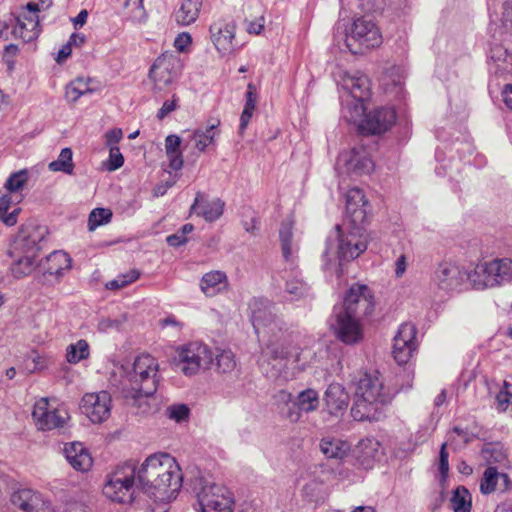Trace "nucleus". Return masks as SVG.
I'll use <instances>...</instances> for the list:
<instances>
[{
  "label": "nucleus",
  "mask_w": 512,
  "mask_h": 512,
  "mask_svg": "<svg viewBox=\"0 0 512 512\" xmlns=\"http://www.w3.org/2000/svg\"><path fill=\"white\" fill-rule=\"evenodd\" d=\"M14 261L11 265V273L16 278L29 275L37 267L36 259L38 256L22 253V255H11Z\"/></svg>",
  "instance_id": "obj_38"
},
{
  "label": "nucleus",
  "mask_w": 512,
  "mask_h": 512,
  "mask_svg": "<svg viewBox=\"0 0 512 512\" xmlns=\"http://www.w3.org/2000/svg\"><path fill=\"white\" fill-rule=\"evenodd\" d=\"M433 280L439 289L454 291L469 281L471 283V272L462 270L452 262H442L434 272Z\"/></svg>",
  "instance_id": "obj_18"
},
{
  "label": "nucleus",
  "mask_w": 512,
  "mask_h": 512,
  "mask_svg": "<svg viewBox=\"0 0 512 512\" xmlns=\"http://www.w3.org/2000/svg\"><path fill=\"white\" fill-rule=\"evenodd\" d=\"M177 101L178 99L175 96H173L172 100L165 101L157 112V118L163 120L168 114L174 111L177 107Z\"/></svg>",
  "instance_id": "obj_58"
},
{
  "label": "nucleus",
  "mask_w": 512,
  "mask_h": 512,
  "mask_svg": "<svg viewBox=\"0 0 512 512\" xmlns=\"http://www.w3.org/2000/svg\"><path fill=\"white\" fill-rule=\"evenodd\" d=\"M137 471L133 463H126L112 472L104 484L103 493L111 501L130 503L134 498Z\"/></svg>",
  "instance_id": "obj_8"
},
{
  "label": "nucleus",
  "mask_w": 512,
  "mask_h": 512,
  "mask_svg": "<svg viewBox=\"0 0 512 512\" xmlns=\"http://www.w3.org/2000/svg\"><path fill=\"white\" fill-rule=\"evenodd\" d=\"M319 448L326 458L343 460L350 453L351 445L345 440L324 437L320 440Z\"/></svg>",
  "instance_id": "obj_33"
},
{
  "label": "nucleus",
  "mask_w": 512,
  "mask_h": 512,
  "mask_svg": "<svg viewBox=\"0 0 512 512\" xmlns=\"http://www.w3.org/2000/svg\"><path fill=\"white\" fill-rule=\"evenodd\" d=\"M447 444L443 443L439 452V465L438 469L440 472V482L443 484L446 482L449 473V454L447 452Z\"/></svg>",
  "instance_id": "obj_55"
},
{
  "label": "nucleus",
  "mask_w": 512,
  "mask_h": 512,
  "mask_svg": "<svg viewBox=\"0 0 512 512\" xmlns=\"http://www.w3.org/2000/svg\"><path fill=\"white\" fill-rule=\"evenodd\" d=\"M192 42L191 35L187 32L180 33L174 40V47L183 52L186 50L187 46Z\"/></svg>",
  "instance_id": "obj_59"
},
{
  "label": "nucleus",
  "mask_w": 512,
  "mask_h": 512,
  "mask_svg": "<svg viewBox=\"0 0 512 512\" xmlns=\"http://www.w3.org/2000/svg\"><path fill=\"white\" fill-rule=\"evenodd\" d=\"M143 491L156 502H170L182 486V473L176 459L168 453H156L145 459L137 470Z\"/></svg>",
  "instance_id": "obj_2"
},
{
  "label": "nucleus",
  "mask_w": 512,
  "mask_h": 512,
  "mask_svg": "<svg viewBox=\"0 0 512 512\" xmlns=\"http://www.w3.org/2000/svg\"><path fill=\"white\" fill-rule=\"evenodd\" d=\"M159 364L150 354L135 358L132 369L128 372L130 389L146 395H154L159 383Z\"/></svg>",
  "instance_id": "obj_7"
},
{
  "label": "nucleus",
  "mask_w": 512,
  "mask_h": 512,
  "mask_svg": "<svg viewBox=\"0 0 512 512\" xmlns=\"http://www.w3.org/2000/svg\"><path fill=\"white\" fill-rule=\"evenodd\" d=\"M124 164V157L120 152L119 147L111 146L109 151V162H108V170L115 171L119 169Z\"/></svg>",
  "instance_id": "obj_56"
},
{
  "label": "nucleus",
  "mask_w": 512,
  "mask_h": 512,
  "mask_svg": "<svg viewBox=\"0 0 512 512\" xmlns=\"http://www.w3.org/2000/svg\"><path fill=\"white\" fill-rule=\"evenodd\" d=\"M93 89L83 78H77L66 86L65 97L69 102H76L81 96L92 94Z\"/></svg>",
  "instance_id": "obj_45"
},
{
  "label": "nucleus",
  "mask_w": 512,
  "mask_h": 512,
  "mask_svg": "<svg viewBox=\"0 0 512 512\" xmlns=\"http://www.w3.org/2000/svg\"><path fill=\"white\" fill-rule=\"evenodd\" d=\"M285 292L292 301L305 299L312 295L310 286L297 274L290 276L286 280Z\"/></svg>",
  "instance_id": "obj_37"
},
{
  "label": "nucleus",
  "mask_w": 512,
  "mask_h": 512,
  "mask_svg": "<svg viewBox=\"0 0 512 512\" xmlns=\"http://www.w3.org/2000/svg\"><path fill=\"white\" fill-rule=\"evenodd\" d=\"M223 209V201L220 199L203 201V194L201 192L197 193L194 203L191 206V210L196 211L198 215H201L209 222L217 220L223 214Z\"/></svg>",
  "instance_id": "obj_30"
},
{
  "label": "nucleus",
  "mask_w": 512,
  "mask_h": 512,
  "mask_svg": "<svg viewBox=\"0 0 512 512\" xmlns=\"http://www.w3.org/2000/svg\"><path fill=\"white\" fill-rule=\"evenodd\" d=\"M340 160L345 162L347 171L355 175L369 174L374 168V163L364 149L353 148L349 155L342 156Z\"/></svg>",
  "instance_id": "obj_26"
},
{
  "label": "nucleus",
  "mask_w": 512,
  "mask_h": 512,
  "mask_svg": "<svg viewBox=\"0 0 512 512\" xmlns=\"http://www.w3.org/2000/svg\"><path fill=\"white\" fill-rule=\"evenodd\" d=\"M202 0H182L175 12V20L181 26L194 23L200 14Z\"/></svg>",
  "instance_id": "obj_35"
},
{
  "label": "nucleus",
  "mask_w": 512,
  "mask_h": 512,
  "mask_svg": "<svg viewBox=\"0 0 512 512\" xmlns=\"http://www.w3.org/2000/svg\"><path fill=\"white\" fill-rule=\"evenodd\" d=\"M228 285V279L223 271L215 270L205 273L200 282L202 292L209 297L215 296Z\"/></svg>",
  "instance_id": "obj_34"
},
{
  "label": "nucleus",
  "mask_w": 512,
  "mask_h": 512,
  "mask_svg": "<svg viewBox=\"0 0 512 512\" xmlns=\"http://www.w3.org/2000/svg\"><path fill=\"white\" fill-rule=\"evenodd\" d=\"M219 125V121L210 124L205 130L197 129L192 135L194 146L203 152L211 143H213L216 136L215 128Z\"/></svg>",
  "instance_id": "obj_44"
},
{
  "label": "nucleus",
  "mask_w": 512,
  "mask_h": 512,
  "mask_svg": "<svg viewBox=\"0 0 512 512\" xmlns=\"http://www.w3.org/2000/svg\"><path fill=\"white\" fill-rule=\"evenodd\" d=\"M450 507L453 512H471L472 495L465 486L460 485L453 490Z\"/></svg>",
  "instance_id": "obj_40"
},
{
  "label": "nucleus",
  "mask_w": 512,
  "mask_h": 512,
  "mask_svg": "<svg viewBox=\"0 0 512 512\" xmlns=\"http://www.w3.org/2000/svg\"><path fill=\"white\" fill-rule=\"evenodd\" d=\"M374 306V295L371 289L365 284H354L348 290L343 305L337 309L362 318L370 315Z\"/></svg>",
  "instance_id": "obj_13"
},
{
  "label": "nucleus",
  "mask_w": 512,
  "mask_h": 512,
  "mask_svg": "<svg viewBox=\"0 0 512 512\" xmlns=\"http://www.w3.org/2000/svg\"><path fill=\"white\" fill-rule=\"evenodd\" d=\"M343 87L349 91L355 101L352 107H346L350 112V116L346 117L351 122H357L365 111L363 102L369 98L370 81L366 75L357 73L346 76L343 79Z\"/></svg>",
  "instance_id": "obj_14"
},
{
  "label": "nucleus",
  "mask_w": 512,
  "mask_h": 512,
  "mask_svg": "<svg viewBox=\"0 0 512 512\" xmlns=\"http://www.w3.org/2000/svg\"><path fill=\"white\" fill-rule=\"evenodd\" d=\"M152 395H146L142 392L133 391L129 389L125 392V398L132 400V405L135 406L140 414H147L151 411V405L149 403V397Z\"/></svg>",
  "instance_id": "obj_50"
},
{
  "label": "nucleus",
  "mask_w": 512,
  "mask_h": 512,
  "mask_svg": "<svg viewBox=\"0 0 512 512\" xmlns=\"http://www.w3.org/2000/svg\"><path fill=\"white\" fill-rule=\"evenodd\" d=\"M11 503L22 512H50L51 505L43 495L32 489L24 488L11 495Z\"/></svg>",
  "instance_id": "obj_22"
},
{
  "label": "nucleus",
  "mask_w": 512,
  "mask_h": 512,
  "mask_svg": "<svg viewBox=\"0 0 512 512\" xmlns=\"http://www.w3.org/2000/svg\"><path fill=\"white\" fill-rule=\"evenodd\" d=\"M181 371L188 376L195 375L199 369H209L213 364L212 351L200 342H191L178 351Z\"/></svg>",
  "instance_id": "obj_10"
},
{
  "label": "nucleus",
  "mask_w": 512,
  "mask_h": 512,
  "mask_svg": "<svg viewBox=\"0 0 512 512\" xmlns=\"http://www.w3.org/2000/svg\"><path fill=\"white\" fill-rule=\"evenodd\" d=\"M508 35H512V2H505L501 17V24L496 25L493 38L495 40H504Z\"/></svg>",
  "instance_id": "obj_42"
},
{
  "label": "nucleus",
  "mask_w": 512,
  "mask_h": 512,
  "mask_svg": "<svg viewBox=\"0 0 512 512\" xmlns=\"http://www.w3.org/2000/svg\"><path fill=\"white\" fill-rule=\"evenodd\" d=\"M48 366V360L37 353H34L31 357V363L27 361L26 363V369L30 373H34L36 371H40L45 369Z\"/></svg>",
  "instance_id": "obj_57"
},
{
  "label": "nucleus",
  "mask_w": 512,
  "mask_h": 512,
  "mask_svg": "<svg viewBox=\"0 0 512 512\" xmlns=\"http://www.w3.org/2000/svg\"><path fill=\"white\" fill-rule=\"evenodd\" d=\"M324 401L331 414H337L348 406L349 396L339 383H332L325 391Z\"/></svg>",
  "instance_id": "obj_31"
},
{
  "label": "nucleus",
  "mask_w": 512,
  "mask_h": 512,
  "mask_svg": "<svg viewBox=\"0 0 512 512\" xmlns=\"http://www.w3.org/2000/svg\"><path fill=\"white\" fill-rule=\"evenodd\" d=\"M249 309L258 338H267L259 366L267 378L283 385L304 370L315 353L299 346V334L283 329V322L272 313L267 300L255 298Z\"/></svg>",
  "instance_id": "obj_1"
},
{
  "label": "nucleus",
  "mask_w": 512,
  "mask_h": 512,
  "mask_svg": "<svg viewBox=\"0 0 512 512\" xmlns=\"http://www.w3.org/2000/svg\"><path fill=\"white\" fill-rule=\"evenodd\" d=\"M11 206V196L2 195L0 197V220L7 226H13L17 222V216L20 208L14 207L11 212H8Z\"/></svg>",
  "instance_id": "obj_47"
},
{
  "label": "nucleus",
  "mask_w": 512,
  "mask_h": 512,
  "mask_svg": "<svg viewBox=\"0 0 512 512\" xmlns=\"http://www.w3.org/2000/svg\"><path fill=\"white\" fill-rule=\"evenodd\" d=\"M210 38L222 56L232 54L237 49L234 41L236 25L234 22L218 21L210 26Z\"/></svg>",
  "instance_id": "obj_21"
},
{
  "label": "nucleus",
  "mask_w": 512,
  "mask_h": 512,
  "mask_svg": "<svg viewBox=\"0 0 512 512\" xmlns=\"http://www.w3.org/2000/svg\"><path fill=\"white\" fill-rule=\"evenodd\" d=\"M127 321V315L122 314L119 317L112 319V318H102L97 325V329L99 332H109L111 330H121L124 323Z\"/></svg>",
  "instance_id": "obj_52"
},
{
  "label": "nucleus",
  "mask_w": 512,
  "mask_h": 512,
  "mask_svg": "<svg viewBox=\"0 0 512 512\" xmlns=\"http://www.w3.org/2000/svg\"><path fill=\"white\" fill-rule=\"evenodd\" d=\"M333 241L337 242V256L340 264L344 261H351L359 257L366 249L368 237L364 224H350L345 228L336 225L334 229V238L328 237L326 249L323 252L324 266L328 267L331 258L329 257Z\"/></svg>",
  "instance_id": "obj_4"
},
{
  "label": "nucleus",
  "mask_w": 512,
  "mask_h": 512,
  "mask_svg": "<svg viewBox=\"0 0 512 512\" xmlns=\"http://www.w3.org/2000/svg\"><path fill=\"white\" fill-rule=\"evenodd\" d=\"M197 498L202 512L233 511V494L221 484H205L197 493Z\"/></svg>",
  "instance_id": "obj_11"
},
{
  "label": "nucleus",
  "mask_w": 512,
  "mask_h": 512,
  "mask_svg": "<svg viewBox=\"0 0 512 512\" xmlns=\"http://www.w3.org/2000/svg\"><path fill=\"white\" fill-rule=\"evenodd\" d=\"M299 411L290 410L287 418L292 422H297L300 418V412L309 413L315 411L319 406V396L314 389H306L300 392L294 403Z\"/></svg>",
  "instance_id": "obj_32"
},
{
  "label": "nucleus",
  "mask_w": 512,
  "mask_h": 512,
  "mask_svg": "<svg viewBox=\"0 0 512 512\" xmlns=\"http://www.w3.org/2000/svg\"><path fill=\"white\" fill-rule=\"evenodd\" d=\"M215 365L219 373H231L236 368L234 354L230 350H222L215 355Z\"/></svg>",
  "instance_id": "obj_48"
},
{
  "label": "nucleus",
  "mask_w": 512,
  "mask_h": 512,
  "mask_svg": "<svg viewBox=\"0 0 512 512\" xmlns=\"http://www.w3.org/2000/svg\"><path fill=\"white\" fill-rule=\"evenodd\" d=\"M140 276L138 270H131L126 274L117 276L115 279L106 283V288L109 290H116L127 286L128 284L137 280Z\"/></svg>",
  "instance_id": "obj_51"
},
{
  "label": "nucleus",
  "mask_w": 512,
  "mask_h": 512,
  "mask_svg": "<svg viewBox=\"0 0 512 512\" xmlns=\"http://www.w3.org/2000/svg\"><path fill=\"white\" fill-rule=\"evenodd\" d=\"M46 265V273L59 277L70 269L71 258L63 251H54L46 258Z\"/></svg>",
  "instance_id": "obj_36"
},
{
  "label": "nucleus",
  "mask_w": 512,
  "mask_h": 512,
  "mask_svg": "<svg viewBox=\"0 0 512 512\" xmlns=\"http://www.w3.org/2000/svg\"><path fill=\"white\" fill-rule=\"evenodd\" d=\"M112 215V211L108 208L93 209L88 218L89 231H93L97 227L109 223L111 221Z\"/></svg>",
  "instance_id": "obj_49"
},
{
  "label": "nucleus",
  "mask_w": 512,
  "mask_h": 512,
  "mask_svg": "<svg viewBox=\"0 0 512 512\" xmlns=\"http://www.w3.org/2000/svg\"><path fill=\"white\" fill-rule=\"evenodd\" d=\"M254 110L255 109L252 107L244 106V109L240 116V125H239V133L240 134H243L245 129L247 128V126L252 118Z\"/></svg>",
  "instance_id": "obj_61"
},
{
  "label": "nucleus",
  "mask_w": 512,
  "mask_h": 512,
  "mask_svg": "<svg viewBox=\"0 0 512 512\" xmlns=\"http://www.w3.org/2000/svg\"><path fill=\"white\" fill-rule=\"evenodd\" d=\"M512 283V258H496L477 264L471 271V285L476 289Z\"/></svg>",
  "instance_id": "obj_6"
},
{
  "label": "nucleus",
  "mask_w": 512,
  "mask_h": 512,
  "mask_svg": "<svg viewBox=\"0 0 512 512\" xmlns=\"http://www.w3.org/2000/svg\"><path fill=\"white\" fill-rule=\"evenodd\" d=\"M40 32L38 15L26 13L16 15V25L12 30L15 37L23 39L24 42H31L38 38Z\"/></svg>",
  "instance_id": "obj_25"
},
{
  "label": "nucleus",
  "mask_w": 512,
  "mask_h": 512,
  "mask_svg": "<svg viewBox=\"0 0 512 512\" xmlns=\"http://www.w3.org/2000/svg\"><path fill=\"white\" fill-rule=\"evenodd\" d=\"M64 452L67 461L75 470L86 472L92 467V457L83 444L71 443L65 446Z\"/></svg>",
  "instance_id": "obj_28"
},
{
  "label": "nucleus",
  "mask_w": 512,
  "mask_h": 512,
  "mask_svg": "<svg viewBox=\"0 0 512 512\" xmlns=\"http://www.w3.org/2000/svg\"><path fill=\"white\" fill-rule=\"evenodd\" d=\"M378 25L367 16L354 19L345 35V46L352 54H364L382 44Z\"/></svg>",
  "instance_id": "obj_5"
},
{
  "label": "nucleus",
  "mask_w": 512,
  "mask_h": 512,
  "mask_svg": "<svg viewBox=\"0 0 512 512\" xmlns=\"http://www.w3.org/2000/svg\"><path fill=\"white\" fill-rule=\"evenodd\" d=\"M354 394L351 415L356 421H378L382 417V408L393 397L378 374L368 373L357 380Z\"/></svg>",
  "instance_id": "obj_3"
},
{
  "label": "nucleus",
  "mask_w": 512,
  "mask_h": 512,
  "mask_svg": "<svg viewBox=\"0 0 512 512\" xmlns=\"http://www.w3.org/2000/svg\"><path fill=\"white\" fill-rule=\"evenodd\" d=\"M123 137V132L119 128H114L106 132V144L108 146H112L113 144L118 143Z\"/></svg>",
  "instance_id": "obj_63"
},
{
  "label": "nucleus",
  "mask_w": 512,
  "mask_h": 512,
  "mask_svg": "<svg viewBox=\"0 0 512 512\" xmlns=\"http://www.w3.org/2000/svg\"><path fill=\"white\" fill-rule=\"evenodd\" d=\"M90 355L88 342L84 339L70 344L66 350V359L71 364H77L81 360L87 359Z\"/></svg>",
  "instance_id": "obj_46"
},
{
  "label": "nucleus",
  "mask_w": 512,
  "mask_h": 512,
  "mask_svg": "<svg viewBox=\"0 0 512 512\" xmlns=\"http://www.w3.org/2000/svg\"><path fill=\"white\" fill-rule=\"evenodd\" d=\"M334 322L331 323L332 329L335 331L337 338L347 344L353 345L360 342L363 338V330L359 317L334 308Z\"/></svg>",
  "instance_id": "obj_15"
},
{
  "label": "nucleus",
  "mask_w": 512,
  "mask_h": 512,
  "mask_svg": "<svg viewBox=\"0 0 512 512\" xmlns=\"http://www.w3.org/2000/svg\"><path fill=\"white\" fill-rule=\"evenodd\" d=\"M72 150L68 147L63 148L58 158L49 163L48 168L53 172H63L71 175L74 170V163L72 159Z\"/></svg>",
  "instance_id": "obj_43"
},
{
  "label": "nucleus",
  "mask_w": 512,
  "mask_h": 512,
  "mask_svg": "<svg viewBox=\"0 0 512 512\" xmlns=\"http://www.w3.org/2000/svg\"><path fill=\"white\" fill-rule=\"evenodd\" d=\"M279 242L282 256L287 263H294L299 251V240L294 233V220L291 217L281 222Z\"/></svg>",
  "instance_id": "obj_23"
},
{
  "label": "nucleus",
  "mask_w": 512,
  "mask_h": 512,
  "mask_svg": "<svg viewBox=\"0 0 512 512\" xmlns=\"http://www.w3.org/2000/svg\"><path fill=\"white\" fill-rule=\"evenodd\" d=\"M81 412L92 423H102L111 414V396L107 391L86 393L80 403Z\"/></svg>",
  "instance_id": "obj_17"
},
{
  "label": "nucleus",
  "mask_w": 512,
  "mask_h": 512,
  "mask_svg": "<svg viewBox=\"0 0 512 512\" xmlns=\"http://www.w3.org/2000/svg\"><path fill=\"white\" fill-rule=\"evenodd\" d=\"M166 241L169 246L179 247L187 242V237L178 231L177 233L167 236Z\"/></svg>",
  "instance_id": "obj_64"
},
{
  "label": "nucleus",
  "mask_w": 512,
  "mask_h": 512,
  "mask_svg": "<svg viewBox=\"0 0 512 512\" xmlns=\"http://www.w3.org/2000/svg\"><path fill=\"white\" fill-rule=\"evenodd\" d=\"M356 452L358 464L364 469H370L380 455V443L375 438L363 439L358 443Z\"/></svg>",
  "instance_id": "obj_29"
},
{
  "label": "nucleus",
  "mask_w": 512,
  "mask_h": 512,
  "mask_svg": "<svg viewBox=\"0 0 512 512\" xmlns=\"http://www.w3.org/2000/svg\"><path fill=\"white\" fill-rule=\"evenodd\" d=\"M181 138L177 135H168L165 139V150L169 158V166L173 170H180L183 166V158L180 152Z\"/></svg>",
  "instance_id": "obj_39"
},
{
  "label": "nucleus",
  "mask_w": 512,
  "mask_h": 512,
  "mask_svg": "<svg viewBox=\"0 0 512 512\" xmlns=\"http://www.w3.org/2000/svg\"><path fill=\"white\" fill-rule=\"evenodd\" d=\"M499 478H502L504 482L509 480L507 474L499 473L496 467L489 466L486 468L480 481L481 493L484 495L493 493L496 490Z\"/></svg>",
  "instance_id": "obj_41"
},
{
  "label": "nucleus",
  "mask_w": 512,
  "mask_h": 512,
  "mask_svg": "<svg viewBox=\"0 0 512 512\" xmlns=\"http://www.w3.org/2000/svg\"><path fill=\"white\" fill-rule=\"evenodd\" d=\"M264 23H265V20H264L263 16H260V17H258L257 19H255L253 21H249L247 23V31H248V33L255 34V35L260 34L261 31L264 28Z\"/></svg>",
  "instance_id": "obj_62"
},
{
  "label": "nucleus",
  "mask_w": 512,
  "mask_h": 512,
  "mask_svg": "<svg viewBox=\"0 0 512 512\" xmlns=\"http://www.w3.org/2000/svg\"><path fill=\"white\" fill-rule=\"evenodd\" d=\"M489 70L497 76H505L512 73V58L506 48L501 44H495L489 52Z\"/></svg>",
  "instance_id": "obj_27"
},
{
  "label": "nucleus",
  "mask_w": 512,
  "mask_h": 512,
  "mask_svg": "<svg viewBox=\"0 0 512 512\" xmlns=\"http://www.w3.org/2000/svg\"><path fill=\"white\" fill-rule=\"evenodd\" d=\"M166 414L169 419L179 423L189 418L190 409L186 404H173L167 407Z\"/></svg>",
  "instance_id": "obj_53"
},
{
  "label": "nucleus",
  "mask_w": 512,
  "mask_h": 512,
  "mask_svg": "<svg viewBox=\"0 0 512 512\" xmlns=\"http://www.w3.org/2000/svg\"><path fill=\"white\" fill-rule=\"evenodd\" d=\"M245 98H246L245 106L252 107L255 109L258 95H257V91H256V86L253 83H249L247 85V91L245 94Z\"/></svg>",
  "instance_id": "obj_60"
},
{
  "label": "nucleus",
  "mask_w": 512,
  "mask_h": 512,
  "mask_svg": "<svg viewBox=\"0 0 512 512\" xmlns=\"http://www.w3.org/2000/svg\"><path fill=\"white\" fill-rule=\"evenodd\" d=\"M48 235V228L39 224L36 220H29L24 223L16 235L10 249V255H29L38 256L43 248Z\"/></svg>",
  "instance_id": "obj_9"
},
{
  "label": "nucleus",
  "mask_w": 512,
  "mask_h": 512,
  "mask_svg": "<svg viewBox=\"0 0 512 512\" xmlns=\"http://www.w3.org/2000/svg\"><path fill=\"white\" fill-rule=\"evenodd\" d=\"M396 121V113L390 107L376 108L365 114L359 124V129L364 134H382Z\"/></svg>",
  "instance_id": "obj_20"
},
{
  "label": "nucleus",
  "mask_w": 512,
  "mask_h": 512,
  "mask_svg": "<svg viewBox=\"0 0 512 512\" xmlns=\"http://www.w3.org/2000/svg\"><path fill=\"white\" fill-rule=\"evenodd\" d=\"M27 181V173L22 170L16 173H13L6 181L5 187L10 192H16L20 190Z\"/></svg>",
  "instance_id": "obj_54"
},
{
  "label": "nucleus",
  "mask_w": 512,
  "mask_h": 512,
  "mask_svg": "<svg viewBox=\"0 0 512 512\" xmlns=\"http://www.w3.org/2000/svg\"><path fill=\"white\" fill-rule=\"evenodd\" d=\"M32 417L41 431L61 429L70 418L65 408L51 405L48 398H41L34 404Z\"/></svg>",
  "instance_id": "obj_12"
},
{
  "label": "nucleus",
  "mask_w": 512,
  "mask_h": 512,
  "mask_svg": "<svg viewBox=\"0 0 512 512\" xmlns=\"http://www.w3.org/2000/svg\"><path fill=\"white\" fill-rule=\"evenodd\" d=\"M367 204L363 191L359 188H352L346 195V213L350 223L364 224L367 219Z\"/></svg>",
  "instance_id": "obj_24"
},
{
  "label": "nucleus",
  "mask_w": 512,
  "mask_h": 512,
  "mask_svg": "<svg viewBox=\"0 0 512 512\" xmlns=\"http://www.w3.org/2000/svg\"><path fill=\"white\" fill-rule=\"evenodd\" d=\"M416 327L411 323L400 325L394 337L393 356L398 364H406L416 350Z\"/></svg>",
  "instance_id": "obj_19"
},
{
  "label": "nucleus",
  "mask_w": 512,
  "mask_h": 512,
  "mask_svg": "<svg viewBox=\"0 0 512 512\" xmlns=\"http://www.w3.org/2000/svg\"><path fill=\"white\" fill-rule=\"evenodd\" d=\"M182 64L176 55L164 53L159 56L149 71V77L162 89L170 85L180 74Z\"/></svg>",
  "instance_id": "obj_16"
}]
</instances>
